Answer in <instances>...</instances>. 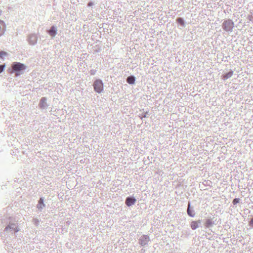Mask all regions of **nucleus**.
Segmentation results:
<instances>
[{
    "instance_id": "ddd939ff",
    "label": "nucleus",
    "mask_w": 253,
    "mask_h": 253,
    "mask_svg": "<svg viewBox=\"0 0 253 253\" xmlns=\"http://www.w3.org/2000/svg\"><path fill=\"white\" fill-rule=\"evenodd\" d=\"M240 198H236L235 199H233V201H232V204L234 205H237V204L239 203H240Z\"/></svg>"
},
{
    "instance_id": "4468645a",
    "label": "nucleus",
    "mask_w": 253,
    "mask_h": 253,
    "mask_svg": "<svg viewBox=\"0 0 253 253\" xmlns=\"http://www.w3.org/2000/svg\"><path fill=\"white\" fill-rule=\"evenodd\" d=\"M249 225L253 228V217L249 221Z\"/></svg>"
},
{
    "instance_id": "f03ea898",
    "label": "nucleus",
    "mask_w": 253,
    "mask_h": 253,
    "mask_svg": "<svg viewBox=\"0 0 253 253\" xmlns=\"http://www.w3.org/2000/svg\"><path fill=\"white\" fill-rule=\"evenodd\" d=\"M217 218L213 216L212 217H210L205 219V221L204 224V228L205 229L210 228L216 225L217 224Z\"/></svg>"
},
{
    "instance_id": "9b49d317",
    "label": "nucleus",
    "mask_w": 253,
    "mask_h": 253,
    "mask_svg": "<svg viewBox=\"0 0 253 253\" xmlns=\"http://www.w3.org/2000/svg\"><path fill=\"white\" fill-rule=\"evenodd\" d=\"M99 40H96V53L100 52L102 50V47L100 45Z\"/></svg>"
},
{
    "instance_id": "6e6552de",
    "label": "nucleus",
    "mask_w": 253,
    "mask_h": 253,
    "mask_svg": "<svg viewBox=\"0 0 253 253\" xmlns=\"http://www.w3.org/2000/svg\"><path fill=\"white\" fill-rule=\"evenodd\" d=\"M136 77L132 75H131L127 77L126 82L130 85H133L135 84Z\"/></svg>"
},
{
    "instance_id": "f8f14e48",
    "label": "nucleus",
    "mask_w": 253,
    "mask_h": 253,
    "mask_svg": "<svg viewBox=\"0 0 253 253\" xmlns=\"http://www.w3.org/2000/svg\"><path fill=\"white\" fill-rule=\"evenodd\" d=\"M149 111H146L144 112L142 114L139 115V117L141 120H143V118H146L148 117V115H150Z\"/></svg>"
},
{
    "instance_id": "7ed1b4c3",
    "label": "nucleus",
    "mask_w": 253,
    "mask_h": 253,
    "mask_svg": "<svg viewBox=\"0 0 253 253\" xmlns=\"http://www.w3.org/2000/svg\"><path fill=\"white\" fill-rule=\"evenodd\" d=\"M187 214L190 217H194L195 216L196 212L194 210V207L191 206V203L190 201H188Z\"/></svg>"
},
{
    "instance_id": "0eeeda50",
    "label": "nucleus",
    "mask_w": 253,
    "mask_h": 253,
    "mask_svg": "<svg viewBox=\"0 0 253 253\" xmlns=\"http://www.w3.org/2000/svg\"><path fill=\"white\" fill-rule=\"evenodd\" d=\"M176 23L181 27L179 28L180 29H182L183 28H184L186 26V22L183 17H177L176 19Z\"/></svg>"
},
{
    "instance_id": "20e7f679",
    "label": "nucleus",
    "mask_w": 253,
    "mask_h": 253,
    "mask_svg": "<svg viewBox=\"0 0 253 253\" xmlns=\"http://www.w3.org/2000/svg\"><path fill=\"white\" fill-rule=\"evenodd\" d=\"M136 201L137 200L135 197L133 196H129L126 198L125 203L127 207H130L134 205L136 202Z\"/></svg>"
},
{
    "instance_id": "f257e3e1",
    "label": "nucleus",
    "mask_w": 253,
    "mask_h": 253,
    "mask_svg": "<svg viewBox=\"0 0 253 253\" xmlns=\"http://www.w3.org/2000/svg\"><path fill=\"white\" fill-rule=\"evenodd\" d=\"M221 26L224 31L230 33L233 31L234 23L231 19H226L222 23Z\"/></svg>"
},
{
    "instance_id": "423d86ee",
    "label": "nucleus",
    "mask_w": 253,
    "mask_h": 253,
    "mask_svg": "<svg viewBox=\"0 0 253 253\" xmlns=\"http://www.w3.org/2000/svg\"><path fill=\"white\" fill-rule=\"evenodd\" d=\"M104 90V84L102 81L99 79H96V92L100 93Z\"/></svg>"
},
{
    "instance_id": "1a4fd4ad",
    "label": "nucleus",
    "mask_w": 253,
    "mask_h": 253,
    "mask_svg": "<svg viewBox=\"0 0 253 253\" xmlns=\"http://www.w3.org/2000/svg\"><path fill=\"white\" fill-rule=\"evenodd\" d=\"M233 74V71L231 69H230L229 71L225 73L224 74H222L221 76V79L223 80L224 81L227 80L228 79L232 77V76Z\"/></svg>"
},
{
    "instance_id": "2eb2a0df",
    "label": "nucleus",
    "mask_w": 253,
    "mask_h": 253,
    "mask_svg": "<svg viewBox=\"0 0 253 253\" xmlns=\"http://www.w3.org/2000/svg\"><path fill=\"white\" fill-rule=\"evenodd\" d=\"M196 221H197L198 225H199V227H201L202 220L199 219L198 220H196Z\"/></svg>"
},
{
    "instance_id": "39448f33",
    "label": "nucleus",
    "mask_w": 253,
    "mask_h": 253,
    "mask_svg": "<svg viewBox=\"0 0 253 253\" xmlns=\"http://www.w3.org/2000/svg\"><path fill=\"white\" fill-rule=\"evenodd\" d=\"M150 241V238L148 235H143L141 236L138 240V243L140 245L145 247L148 245Z\"/></svg>"
},
{
    "instance_id": "dca6fc26",
    "label": "nucleus",
    "mask_w": 253,
    "mask_h": 253,
    "mask_svg": "<svg viewBox=\"0 0 253 253\" xmlns=\"http://www.w3.org/2000/svg\"><path fill=\"white\" fill-rule=\"evenodd\" d=\"M100 35H101V32L100 31H96V37L97 36H99L100 38H101Z\"/></svg>"
},
{
    "instance_id": "9d476101",
    "label": "nucleus",
    "mask_w": 253,
    "mask_h": 253,
    "mask_svg": "<svg viewBox=\"0 0 253 253\" xmlns=\"http://www.w3.org/2000/svg\"><path fill=\"white\" fill-rule=\"evenodd\" d=\"M190 226L192 230H195L199 227V225H198L196 220H192L190 222Z\"/></svg>"
}]
</instances>
